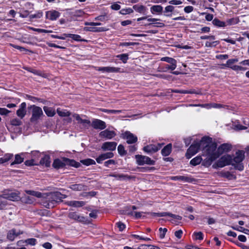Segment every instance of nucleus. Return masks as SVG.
<instances>
[{
	"instance_id": "obj_56",
	"label": "nucleus",
	"mask_w": 249,
	"mask_h": 249,
	"mask_svg": "<svg viewBox=\"0 0 249 249\" xmlns=\"http://www.w3.org/2000/svg\"><path fill=\"white\" fill-rule=\"evenodd\" d=\"M159 231L160 232V237L161 239L164 238L165 237V234H166V232L167 231V229L166 228L162 229V228H160L159 229Z\"/></svg>"
},
{
	"instance_id": "obj_15",
	"label": "nucleus",
	"mask_w": 249,
	"mask_h": 249,
	"mask_svg": "<svg viewBox=\"0 0 249 249\" xmlns=\"http://www.w3.org/2000/svg\"><path fill=\"white\" fill-rule=\"evenodd\" d=\"M100 137L105 138L107 139H111L116 136V133L114 131H110L108 129H106L101 131L99 133Z\"/></svg>"
},
{
	"instance_id": "obj_43",
	"label": "nucleus",
	"mask_w": 249,
	"mask_h": 249,
	"mask_svg": "<svg viewBox=\"0 0 249 249\" xmlns=\"http://www.w3.org/2000/svg\"><path fill=\"white\" fill-rule=\"evenodd\" d=\"M81 163L83 164L88 166L89 165L95 164V161L91 159H87L81 160Z\"/></svg>"
},
{
	"instance_id": "obj_62",
	"label": "nucleus",
	"mask_w": 249,
	"mask_h": 249,
	"mask_svg": "<svg viewBox=\"0 0 249 249\" xmlns=\"http://www.w3.org/2000/svg\"><path fill=\"white\" fill-rule=\"evenodd\" d=\"M79 124H82L85 127H87L90 124V121L89 120L82 119Z\"/></svg>"
},
{
	"instance_id": "obj_35",
	"label": "nucleus",
	"mask_w": 249,
	"mask_h": 249,
	"mask_svg": "<svg viewBox=\"0 0 249 249\" xmlns=\"http://www.w3.org/2000/svg\"><path fill=\"white\" fill-rule=\"evenodd\" d=\"M13 155L11 154H5L3 157L0 158V164H3L8 161L12 159Z\"/></svg>"
},
{
	"instance_id": "obj_5",
	"label": "nucleus",
	"mask_w": 249,
	"mask_h": 249,
	"mask_svg": "<svg viewBox=\"0 0 249 249\" xmlns=\"http://www.w3.org/2000/svg\"><path fill=\"white\" fill-rule=\"evenodd\" d=\"M232 162V157L230 155H226L222 156L213 166V168L223 167L226 165H231Z\"/></svg>"
},
{
	"instance_id": "obj_9",
	"label": "nucleus",
	"mask_w": 249,
	"mask_h": 249,
	"mask_svg": "<svg viewBox=\"0 0 249 249\" xmlns=\"http://www.w3.org/2000/svg\"><path fill=\"white\" fill-rule=\"evenodd\" d=\"M121 137L123 139L126 140V142L128 144L135 143L138 140L137 137L136 135L128 131L122 133Z\"/></svg>"
},
{
	"instance_id": "obj_49",
	"label": "nucleus",
	"mask_w": 249,
	"mask_h": 249,
	"mask_svg": "<svg viewBox=\"0 0 249 249\" xmlns=\"http://www.w3.org/2000/svg\"><path fill=\"white\" fill-rule=\"evenodd\" d=\"M141 247V249H160L159 247L152 245H142Z\"/></svg>"
},
{
	"instance_id": "obj_12",
	"label": "nucleus",
	"mask_w": 249,
	"mask_h": 249,
	"mask_svg": "<svg viewBox=\"0 0 249 249\" xmlns=\"http://www.w3.org/2000/svg\"><path fill=\"white\" fill-rule=\"evenodd\" d=\"M117 142H107L103 143L101 149L103 151H114L116 149Z\"/></svg>"
},
{
	"instance_id": "obj_13",
	"label": "nucleus",
	"mask_w": 249,
	"mask_h": 249,
	"mask_svg": "<svg viewBox=\"0 0 249 249\" xmlns=\"http://www.w3.org/2000/svg\"><path fill=\"white\" fill-rule=\"evenodd\" d=\"M68 216L69 218L79 222L86 223L87 221L86 218L84 216L78 215L76 212H70L68 213Z\"/></svg>"
},
{
	"instance_id": "obj_23",
	"label": "nucleus",
	"mask_w": 249,
	"mask_h": 249,
	"mask_svg": "<svg viewBox=\"0 0 249 249\" xmlns=\"http://www.w3.org/2000/svg\"><path fill=\"white\" fill-rule=\"evenodd\" d=\"M108 29L106 27H85L84 30L85 31H89L93 32H102L107 31Z\"/></svg>"
},
{
	"instance_id": "obj_19",
	"label": "nucleus",
	"mask_w": 249,
	"mask_h": 249,
	"mask_svg": "<svg viewBox=\"0 0 249 249\" xmlns=\"http://www.w3.org/2000/svg\"><path fill=\"white\" fill-rule=\"evenodd\" d=\"M172 180H181L185 182H192L194 181V179L189 177L183 176H177L171 177Z\"/></svg>"
},
{
	"instance_id": "obj_37",
	"label": "nucleus",
	"mask_w": 249,
	"mask_h": 249,
	"mask_svg": "<svg viewBox=\"0 0 249 249\" xmlns=\"http://www.w3.org/2000/svg\"><path fill=\"white\" fill-rule=\"evenodd\" d=\"M213 23L214 25L219 27H224L226 26L225 22L220 21V20L216 18H215L213 20Z\"/></svg>"
},
{
	"instance_id": "obj_59",
	"label": "nucleus",
	"mask_w": 249,
	"mask_h": 249,
	"mask_svg": "<svg viewBox=\"0 0 249 249\" xmlns=\"http://www.w3.org/2000/svg\"><path fill=\"white\" fill-rule=\"evenodd\" d=\"M95 20H100L101 21H104L105 20H108V17H107L106 14L104 15H100L95 18Z\"/></svg>"
},
{
	"instance_id": "obj_45",
	"label": "nucleus",
	"mask_w": 249,
	"mask_h": 249,
	"mask_svg": "<svg viewBox=\"0 0 249 249\" xmlns=\"http://www.w3.org/2000/svg\"><path fill=\"white\" fill-rule=\"evenodd\" d=\"M133 8L139 13H142L145 9V7L142 5L136 4L133 6Z\"/></svg>"
},
{
	"instance_id": "obj_32",
	"label": "nucleus",
	"mask_w": 249,
	"mask_h": 249,
	"mask_svg": "<svg viewBox=\"0 0 249 249\" xmlns=\"http://www.w3.org/2000/svg\"><path fill=\"white\" fill-rule=\"evenodd\" d=\"M162 61H165L171 64L173 66H177V61L175 59L169 57H163L160 59Z\"/></svg>"
},
{
	"instance_id": "obj_10",
	"label": "nucleus",
	"mask_w": 249,
	"mask_h": 249,
	"mask_svg": "<svg viewBox=\"0 0 249 249\" xmlns=\"http://www.w3.org/2000/svg\"><path fill=\"white\" fill-rule=\"evenodd\" d=\"M163 144L158 143L157 144H149L143 148V150L148 154H153L159 151L162 146Z\"/></svg>"
},
{
	"instance_id": "obj_14",
	"label": "nucleus",
	"mask_w": 249,
	"mask_h": 249,
	"mask_svg": "<svg viewBox=\"0 0 249 249\" xmlns=\"http://www.w3.org/2000/svg\"><path fill=\"white\" fill-rule=\"evenodd\" d=\"M114 157V154L111 152H107L105 153H103L101 154L98 157H97L96 159V160L97 163H102L103 161L108 159L112 158Z\"/></svg>"
},
{
	"instance_id": "obj_50",
	"label": "nucleus",
	"mask_w": 249,
	"mask_h": 249,
	"mask_svg": "<svg viewBox=\"0 0 249 249\" xmlns=\"http://www.w3.org/2000/svg\"><path fill=\"white\" fill-rule=\"evenodd\" d=\"M102 111L105 113H107L108 114H118L122 112L121 110H114V109H103Z\"/></svg>"
},
{
	"instance_id": "obj_55",
	"label": "nucleus",
	"mask_w": 249,
	"mask_h": 249,
	"mask_svg": "<svg viewBox=\"0 0 249 249\" xmlns=\"http://www.w3.org/2000/svg\"><path fill=\"white\" fill-rule=\"evenodd\" d=\"M36 240L35 238H29L24 240V243L27 244L34 246L36 244Z\"/></svg>"
},
{
	"instance_id": "obj_34",
	"label": "nucleus",
	"mask_w": 249,
	"mask_h": 249,
	"mask_svg": "<svg viewBox=\"0 0 249 249\" xmlns=\"http://www.w3.org/2000/svg\"><path fill=\"white\" fill-rule=\"evenodd\" d=\"M23 155V153L20 154H17L15 155V159L14 161L11 163V165H13L15 164H19L23 161L24 158L21 157V155Z\"/></svg>"
},
{
	"instance_id": "obj_6",
	"label": "nucleus",
	"mask_w": 249,
	"mask_h": 249,
	"mask_svg": "<svg viewBox=\"0 0 249 249\" xmlns=\"http://www.w3.org/2000/svg\"><path fill=\"white\" fill-rule=\"evenodd\" d=\"M199 149H202L200 141L198 142H194L188 149L185 156L187 159H190L193 156L198 152Z\"/></svg>"
},
{
	"instance_id": "obj_44",
	"label": "nucleus",
	"mask_w": 249,
	"mask_h": 249,
	"mask_svg": "<svg viewBox=\"0 0 249 249\" xmlns=\"http://www.w3.org/2000/svg\"><path fill=\"white\" fill-rule=\"evenodd\" d=\"M109 176L116 178L120 180H124L128 178V177L127 175H124L123 174H111L109 175Z\"/></svg>"
},
{
	"instance_id": "obj_63",
	"label": "nucleus",
	"mask_w": 249,
	"mask_h": 249,
	"mask_svg": "<svg viewBox=\"0 0 249 249\" xmlns=\"http://www.w3.org/2000/svg\"><path fill=\"white\" fill-rule=\"evenodd\" d=\"M11 111L5 108L0 107V114L1 115H6Z\"/></svg>"
},
{
	"instance_id": "obj_41",
	"label": "nucleus",
	"mask_w": 249,
	"mask_h": 249,
	"mask_svg": "<svg viewBox=\"0 0 249 249\" xmlns=\"http://www.w3.org/2000/svg\"><path fill=\"white\" fill-rule=\"evenodd\" d=\"M26 193L28 195H30L31 196H36L38 198H40L42 197V194L39 192H36L34 191L28 190L26 191Z\"/></svg>"
},
{
	"instance_id": "obj_64",
	"label": "nucleus",
	"mask_w": 249,
	"mask_h": 249,
	"mask_svg": "<svg viewBox=\"0 0 249 249\" xmlns=\"http://www.w3.org/2000/svg\"><path fill=\"white\" fill-rule=\"evenodd\" d=\"M116 225L120 231H123L125 228V224L121 222H117Z\"/></svg>"
},
{
	"instance_id": "obj_17",
	"label": "nucleus",
	"mask_w": 249,
	"mask_h": 249,
	"mask_svg": "<svg viewBox=\"0 0 249 249\" xmlns=\"http://www.w3.org/2000/svg\"><path fill=\"white\" fill-rule=\"evenodd\" d=\"M231 145L228 143L221 144L217 148L219 156L225 152H228L231 150Z\"/></svg>"
},
{
	"instance_id": "obj_30",
	"label": "nucleus",
	"mask_w": 249,
	"mask_h": 249,
	"mask_svg": "<svg viewBox=\"0 0 249 249\" xmlns=\"http://www.w3.org/2000/svg\"><path fill=\"white\" fill-rule=\"evenodd\" d=\"M63 35L66 37H69L72 38L73 40L77 41H86V40L81 39V36L78 35L71 34H64Z\"/></svg>"
},
{
	"instance_id": "obj_46",
	"label": "nucleus",
	"mask_w": 249,
	"mask_h": 249,
	"mask_svg": "<svg viewBox=\"0 0 249 249\" xmlns=\"http://www.w3.org/2000/svg\"><path fill=\"white\" fill-rule=\"evenodd\" d=\"M117 57L122 60L123 63H125L128 59V55L126 53H123L117 55Z\"/></svg>"
},
{
	"instance_id": "obj_2",
	"label": "nucleus",
	"mask_w": 249,
	"mask_h": 249,
	"mask_svg": "<svg viewBox=\"0 0 249 249\" xmlns=\"http://www.w3.org/2000/svg\"><path fill=\"white\" fill-rule=\"evenodd\" d=\"M66 197V195L59 192H51L47 195L46 201L44 202V205L48 209L53 208L57 204L62 202V199Z\"/></svg>"
},
{
	"instance_id": "obj_54",
	"label": "nucleus",
	"mask_w": 249,
	"mask_h": 249,
	"mask_svg": "<svg viewBox=\"0 0 249 249\" xmlns=\"http://www.w3.org/2000/svg\"><path fill=\"white\" fill-rule=\"evenodd\" d=\"M176 67H177V66H173V65H169L168 64H166L165 65V67L163 68L162 71L166 72L169 70L173 71V70H175Z\"/></svg>"
},
{
	"instance_id": "obj_20",
	"label": "nucleus",
	"mask_w": 249,
	"mask_h": 249,
	"mask_svg": "<svg viewBox=\"0 0 249 249\" xmlns=\"http://www.w3.org/2000/svg\"><path fill=\"white\" fill-rule=\"evenodd\" d=\"M69 188L74 191H85L87 186L82 183L74 184L69 186Z\"/></svg>"
},
{
	"instance_id": "obj_33",
	"label": "nucleus",
	"mask_w": 249,
	"mask_h": 249,
	"mask_svg": "<svg viewBox=\"0 0 249 249\" xmlns=\"http://www.w3.org/2000/svg\"><path fill=\"white\" fill-rule=\"evenodd\" d=\"M50 158L48 156H45L43 158H41L39 161L41 165H45L46 167H49L50 165Z\"/></svg>"
},
{
	"instance_id": "obj_29",
	"label": "nucleus",
	"mask_w": 249,
	"mask_h": 249,
	"mask_svg": "<svg viewBox=\"0 0 249 249\" xmlns=\"http://www.w3.org/2000/svg\"><path fill=\"white\" fill-rule=\"evenodd\" d=\"M65 160L66 165H70L76 168L79 167L80 166V163L76 162L73 160H70L65 158Z\"/></svg>"
},
{
	"instance_id": "obj_24",
	"label": "nucleus",
	"mask_w": 249,
	"mask_h": 249,
	"mask_svg": "<svg viewBox=\"0 0 249 249\" xmlns=\"http://www.w3.org/2000/svg\"><path fill=\"white\" fill-rule=\"evenodd\" d=\"M60 15V13L56 11L47 12L46 13V17L51 20H56Z\"/></svg>"
},
{
	"instance_id": "obj_52",
	"label": "nucleus",
	"mask_w": 249,
	"mask_h": 249,
	"mask_svg": "<svg viewBox=\"0 0 249 249\" xmlns=\"http://www.w3.org/2000/svg\"><path fill=\"white\" fill-rule=\"evenodd\" d=\"M133 10L130 8L122 9L120 11V13L122 15H126L133 13Z\"/></svg>"
},
{
	"instance_id": "obj_18",
	"label": "nucleus",
	"mask_w": 249,
	"mask_h": 249,
	"mask_svg": "<svg viewBox=\"0 0 249 249\" xmlns=\"http://www.w3.org/2000/svg\"><path fill=\"white\" fill-rule=\"evenodd\" d=\"M66 166L65 158H63L62 160L59 159H55L53 163V166L56 169L64 168Z\"/></svg>"
},
{
	"instance_id": "obj_11",
	"label": "nucleus",
	"mask_w": 249,
	"mask_h": 249,
	"mask_svg": "<svg viewBox=\"0 0 249 249\" xmlns=\"http://www.w3.org/2000/svg\"><path fill=\"white\" fill-rule=\"evenodd\" d=\"M91 126L94 129L103 130L106 128V123L99 119H94L91 123Z\"/></svg>"
},
{
	"instance_id": "obj_27",
	"label": "nucleus",
	"mask_w": 249,
	"mask_h": 249,
	"mask_svg": "<svg viewBox=\"0 0 249 249\" xmlns=\"http://www.w3.org/2000/svg\"><path fill=\"white\" fill-rule=\"evenodd\" d=\"M67 204L70 206L80 207L84 206L86 202L83 201H70L67 202Z\"/></svg>"
},
{
	"instance_id": "obj_58",
	"label": "nucleus",
	"mask_w": 249,
	"mask_h": 249,
	"mask_svg": "<svg viewBox=\"0 0 249 249\" xmlns=\"http://www.w3.org/2000/svg\"><path fill=\"white\" fill-rule=\"evenodd\" d=\"M116 162L114 160H109L104 162V165L106 167L110 168L111 165H115Z\"/></svg>"
},
{
	"instance_id": "obj_48",
	"label": "nucleus",
	"mask_w": 249,
	"mask_h": 249,
	"mask_svg": "<svg viewBox=\"0 0 249 249\" xmlns=\"http://www.w3.org/2000/svg\"><path fill=\"white\" fill-rule=\"evenodd\" d=\"M118 151L121 156H124L126 154V151L122 144H120L118 146Z\"/></svg>"
},
{
	"instance_id": "obj_25",
	"label": "nucleus",
	"mask_w": 249,
	"mask_h": 249,
	"mask_svg": "<svg viewBox=\"0 0 249 249\" xmlns=\"http://www.w3.org/2000/svg\"><path fill=\"white\" fill-rule=\"evenodd\" d=\"M206 159L204 160L203 161V165L206 167H209L211 165L213 161L215 160L216 159H217V156H213L212 157L210 156H206Z\"/></svg>"
},
{
	"instance_id": "obj_57",
	"label": "nucleus",
	"mask_w": 249,
	"mask_h": 249,
	"mask_svg": "<svg viewBox=\"0 0 249 249\" xmlns=\"http://www.w3.org/2000/svg\"><path fill=\"white\" fill-rule=\"evenodd\" d=\"M219 44L218 41H215L212 42L206 41L205 43V47H215Z\"/></svg>"
},
{
	"instance_id": "obj_36",
	"label": "nucleus",
	"mask_w": 249,
	"mask_h": 249,
	"mask_svg": "<svg viewBox=\"0 0 249 249\" xmlns=\"http://www.w3.org/2000/svg\"><path fill=\"white\" fill-rule=\"evenodd\" d=\"M202 160V159L200 156H197L194 159H193L190 162V164L193 166H196L199 164L201 161Z\"/></svg>"
},
{
	"instance_id": "obj_1",
	"label": "nucleus",
	"mask_w": 249,
	"mask_h": 249,
	"mask_svg": "<svg viewBox=\"0 0 249 249\" xmlns=\"http://www.w3.org/2000/svg\"><path fill=\"white\" fill-rule=\"evenodd\" d=\"M200 144H201L203 156L212 157L215 155L217 156V158L219 157L217 149V144L215 142H213L212 138L209 136L202 137L200 140Z\"/></svg>"
},
{
	"instance_id": "obj_16",
	"label": "nucleus",
	"mask_w": 249,
	"mask_h": 249,
	"mask_svg": "<svg viewBox=\"0 0 249 249\" xmlns=\"http://www.w3.org/2000/svg\"><path fill=\"white\" fill-rule=\"evenodd\" d=\"M26 104L25 102L22 103L20 106L19 109L17 111V115L18 117L22 119L24 117L26 113Z\"/></svg>"
},
{
	"instance_id": "obj_53",
	"label": "nucleus",
	"mask_w": 249,
	"mask_h": 249,
	"mask_svg": "<svg viewBox=\"0 0 249 249\" xmlns=\"http://www.w3.org/2000/svg\"><path fill=\"white\" fill-rule=\"evenodd\" d=\"M147 213L151 214L153 216H157L159 217H162L167 216V212L161 213Z\"/></svg>"
},
{
	"instance_id": "obj_39",
	"label": "nucleus",
	"mask_w": 249,
	"mask_h": 249,
	"mask_svg": "<svg viewBox=\"0 0 249 249\" xmlns=\"http://www.w3.org/2000/svg\"><path fill=\"white\" fill-rule=\"evenodd\" d=\"M162 9V7L160 5H154L151 7V11L152 13L154 12L161 13Z\"/></svg>"
},
{
	"instance_id": "obj_28",
	"label": "nucleus",
	"mask_w": 249,
	"mask_h": 249,
	"mask_svg": "<svg viewBox=\"0 0 249 249\" xmlns=\"http://www.w3.org/2000/svg\"><path fill=\"white\" fill-rule=\"evenodd\" d=\"M172 151V144L169 143L161 150V153L163 156H167Z\"/></svg>"
},
{
	"instance_id": "obj_3",
	"label": "nucleus",
	"mask_w": 249,
	"mask_h": 249,
	"mask_svg": "<svg viewBox=\"0 0 249 249\" xmlns=\"http://www.w3.org/2000/svg\"><path fill=\"white\" fill-rule=\"evenodd\" d=\"M236 156L232 159V166L239 171L244 169V165L242 162L245 158L244 152L243 150H238L236 153Z\"/></svg>"
},
{
	"instance_id": "obj_26",
	"label": "nucleus",
	"mask_w": 249,
	"mask_h": 249,
	"mask_svg": "<svg viewBox=\"0 0 249 249\" xmlns=\"http://www.w3.org/2000/svg\"><path fill=\"white\" fill-rule=\"evenodd\" d=\"M20 199L22 203L29 204H33L36 200L33 196L26 195L20 197Z\"/></svg>"
},
{
	"instance_id": "obj_8",
	"label": "nucleus",
	"mask_w": 249,
	"mask_h": 249,
	"mask_svg": "<svg viewBox=\"0 0 249 249\" xmlns=\"http://www.w3.org/2000/svg\"><path fill=\"white\" fill-rule=\"evenodd\" d=\"M1 196L5 199L11 201H18L20 199L19 192L18 191L12 192L5 190Z\"/></svg>"
},
{
	"instance_id": "obj_31",
	"label": "nucleus",
	"mask_w": 249,
	"mask_h": 249,
	"mask_svg": "<svg viewBox=\"0 0 249 249\" xmlns=\"http://www.w3.org/2000/svg\"><path fill=\"white\" fill-rule=\"evenodd\" d=\"M43 109L46 115L49 117H53L55 114L54 109L52 107L45 106Z\"/></svg>"
},
{
	"instance_id": "obj_21",
	"label": "nucleus",
	"mask_w": 249,
	"mask_h": 249,
	"mask_svg": "<svg viewBox=\"0 0 249 249\" xmlns=\"http://www.w3.org/2000/svg\"><path fill=\"white\" fill-rule=\"evenodd\" d=\"M120 68H116L112 67H99L98 69L99 71H102L103 72H118L120 71Z\"/></svg>"
},
{
	"instance_id": "obj_7",
	"label": "nucleus",
	"mask_w": 249,
	"mask_h": 249,
	"mask_svg": "<svg viewBox=\"0 0 249 249\" xmlns=\"http://www.w3.org/2000/svg\"><path fill=\"white\" fill-rule=\"evenodd\" d=\"M137 163L139 165H143L145 164L153 165L155 164V161L151 160L149 157L145 156L135 155Z\"/></svg>"
},
{
	"instance_id": "obj_40",
	"label": "nucleus",
	"mask_w": 249,
	"mask_h": 249,
	"mask_svg": "<svg viewBox=\"0 0 249 249\" xmlns=\"http://www.w3.org/2000/svg\"><path fill=\"white\" fill-rule=\"evenodd\" d=\"M57 114L61 117H67L71 115V112L66 110H60L59 108L57 109Z\"/></svg>"
},
{
	"instance_id": "obj_60",
	"label": "nucleus",
	"mask_w": 249,
	"mask_h": 249,
	"mask_svg": "<svg viewBox=\"0 0 249 249\" xmlns=\"http://www.w3.org/2000/svg\"><path fill=\"white\" fill-rule=\"evenodd\" d=\"M194 234L196 236V240H201L203 239V234L201 231L195 232Z\"/></svg>"
},
{
	"instance_id": "obj_42",
	"label": "nucleus",
	"mask_w": 249,
	"mask_h": 249,
	"mask_svg": "<svg viewBox=\"0 0 249 249\" xmlns=\"http://www.w3.org/2000/svg\"><path fill=\"white\" fill-rule=\"evenodd\" d=\"M232 228L235 230L243 232L246 234H249V230L245 229L242 227L236 226L232 227Z\"/></svg>"
},
{
	"instance_id": "obj_61",
	"label": "nucleus",
	"mask_w": 249,
	"mask_h": 249,
	"mask_svg": "<svg viewBox=\"0 0 249 249\" xmlns=\"http://www.w3.org/2000/svg\"><path fill=\"white\" fill-rule=\"evenodd\" d=\"M24 164L26 165L29 166L37 164V163H35V161L34 159L26 160L24 162Z\"/></svg>"
},
{
	"instance_id": "obj_38",
	"label": "nucleus",
	"mask_w": 249,
	"mask_h": 249,
	"mask_svg": "<svg viewBox=\"0 0 249 249\" xmlns=\"http://www.w3.org/2000/svg\"><path fill=\"white\" fill-rule=\"evenodd\" d=\"M238 61L237 58L230 59L227 61L226 64H223V66L231 68L232 67V65Z\"/></svg>"
},
{
	"instance_id": "obj_4",
	"label": "nucleus",
	"mask_w": 249,
	"mask_h": 249,
	"mask_svg": "<svg viewBox=\"0 0 249 249\" xmlns=\"http://www.w3.org/2000/svg\"><path fill=\"white\" fill-rule=\"evenodd\" d=\"M28 109L29 110H31L32 117L30 120L32 123L37 122L41 116L43 115L41 108L39 107L31 105L28 107Z\"/></svg>"
},
{
	"instance_id": "obj_47",
	"label": "nucleus",
	"mask_w": 249,
	"mask_h": 249,
	"mask_svg": "<svg viewBox=\"0 0 249 249\" xmlns=\"http://www.w3.org/2000/svg\"><path fill=\"white\" fill-rule=\"evenodd\" d=\"M130 207H125L124 209L123 210L122 213L124 214H126L129 216H132L133 215L134 213L132 211H130Z\"/></svg>"
},
{
	"instance_id": "obj_22",
	"label": "nucleus",
	"mask_w": 249,
	"mask_h": 249,
	"mask_svg": "<svg viewBox=\"0 0 249 249\" xmlns=\"http://www.w3.org/2000/svg\"><path fill=\"white\" fill-rule=\"evenodd\" d=\"M22 232H16V230L15 229H13L11 230H10L7 235V238L8 239L10 240L11 241H13L14 240L15 238L20 235V234H22Z\"/></svg>"
},
{
	"instance_id": "obj_51",
	"label": "nucleus",
	"mask_w": 249,
	"mask_h": 249,
	"mask_svg": "<svg viewBox=\"0 0 249 249\" xmlns=\"http://www.w3.org/2000/svg\"><path fill=\"white\" fill-rule=\"evenodd\" d=\"M10 124L13 126H19L21 125L22 122L18 119H13L11 121Z\"/></svg>"
}]
</instances>
